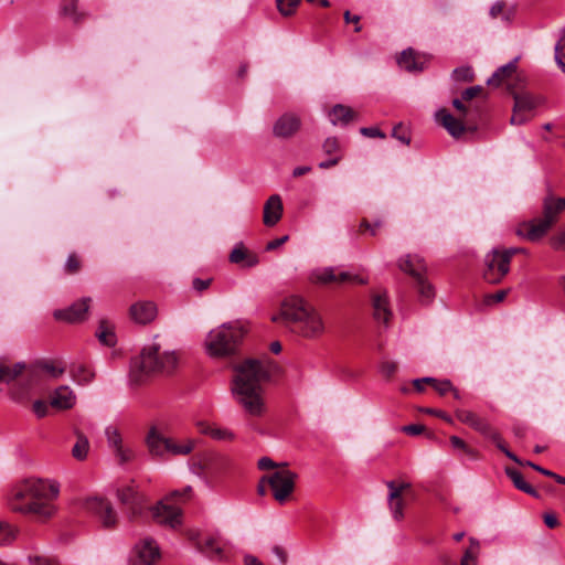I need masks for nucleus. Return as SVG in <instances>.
<instances>
[{
  "instance_id": "nucleus-8",
  "label": "nucleus",
  "mask_w": 565,
  "mask_h": 565,
  "mask_svg": "<svg viewBox=\"0 0 565 565\" xmlns=\"http://www.w3.org/2000/svg\"><path fill=\"white\" fill-rule=\"evenodd\" d=\"M525 253L522 247L493 248L484 256L483 278L490 284H499L510 270L512 256Z\"/></svg>"
},
{
  "instance_id": "nucleus-18",
  "label": "nucleus",
  "mask_w": 565,
  "mask_h": 565,
  "mask_svg": "<svg viewBox=\"0 0 565 565\" xmlns=\"http://www.w3.org/2000/svg\"><path fill=\"white\" fill-rule=\"evenodd\" d=\"M157 313V306L152 301H138L129 308L130 319L138 324L150 323Z\"/></svg>"
},
{
  "instance_id": "nucleus-27",
  "label": "nucleus",
  "mask_w": 565,
  "mask_h": 565,
  "mask_svg": "<svg viewBox=\"0 0 565 565\" xmlns=\"http://www.w3.org/2000/svg\"><path fill=\"white\" fill-rule=\"evenodd\" d=\"M372 306L374 319L387 324L392 317V311L386 295H374Z\"/></svg>"
},
{
  "instance_id": "nucleus-9",
  "label": "nucleus",
  "mask_w": 565,
  "mask_h": 565,
  "mask_svg": "<svg viewBox=\"0 0 565 565\" xmlns=\"http://www.w3.org/2000/svg\"><path fill=\"white\" fill-rule=\"evenodd\" d=\"M192 487L186 486L182 490L172 491L164 500L151 508L153 520L160 524L175 527L181 524V509L168 501L184 502L192 497Z\"/></svg>"
},
{
  "instance_id": "nucleus-45",
  "label": "nucleus",
  "mask_w": 565,
  "mask_h": 565,
  "mask_svg": "<svg viewBox=\"0 0 565 565\" xmlns=\"http://www.w3.org/2000/svg\"><path fill=\"white\" fill-rule=\"evenodd\" d=\"M17 531L9 524L0 522V545L14 540Z\"/></svg>"
},
{
  "instance_id": "nucleus-25",
  "label": "nucleus",
  "mask_w": 565,
  "mask_h": 565,
  "mask_svg": "<svg viewBox=\"0 0 565 565\" xmlns=\"http://www.w3.org/2000/svg\"><path fill=\"white\" fill-rule=\"evenodd\" d=\"M196 548L211 561L224 559V550L220 545L218 540L214 536H207L202 541H198Z\"/></svg>"
},
{
  "instance_id": "nucleus-41",
  "label": "nucleus",
  "mask_w": 565,
  "mask_h": 565,
  "mask_svg": "<svg viewBox=\"0 0 565 565\" xmlns=\"http://www.w3.org/2000/svg\"><path fill=\"white\" fill-rule=\"evenodd\" d=\"M82 268V259L76 253H71L64 264V273L67 275L77 274Z\"/></svg>"
},
{
  "instance_id": "nucleus-15",
  "label": "nucleus",
  "mask_w": 565,
  "mask_h": 565,
  "mask_svg": "<svg viewBox=\"0 0 565 565\" xmlns=\"http://www.w3.org/2000/svg\"><path fill=\"white\" fill-rule=\"evenodd\" d=\"M90 297H85L79 301L74 302L66 309L55 310L54 318L56 320L66 321L68 323L82 322L87 318Z\"/></svg>"
},
{
  "instance_id": "nucleus-36",
  "label": "nucleus",
  "mask_w": 565,
  "mask_h": 565,
  "mask_svg": "<svg viewBox=\"0 0 565 565\" xmlns=\"http://www.w3.org/2000/svg\"><path fill=\"white\" fill-rule=\"evenodd\" d=\"M490 15L493 19L501 18L505 22H510L514 15V9L508 8L504 1H497L490 9Z\"/></svg>"
},
{
  "instance_id": "nucleus-54",
  "label": "nucleus",
  "mask_w": 565,
  "mask_h": 565,
  "mask_svg": "<svg viewBox=\"0 0 565 565\" xmlns=\"http://www.w3.org/2000/svg\"><path fill=\"white\" fill-rule=\"evenodd\" d=\"M32 409L39 418H43L49 413V405L42 399H36L32 405Z\"/></svg>"
},
{
  "instance_id": "nucleus-14",
  "label": "nucleus",
  "mask_w": 565,
  "mask_h": 565,
  "mask_svg": "<svg viewBox=\"0 0 565 565\" xmlns=\"http://www.w3.org/2000/svg\"><path fill=\"white\" fill-rule=\"evenodd\" d=\"M117 498L129 509L131 518L141 515L146 508V498L134 483L118 489Z\"/></svg>"
},
{
  "instance_id": "nucleus-55",
  "label": "nucleus",
  "mask_w": 565,
  "mask_h": 565,
  "mask_svg": "<svg viewBox=\"0 0 565 565\" xmlns=\"http://www.w3.org/2000/svg\"><path fill=\"white\" fill-rule=\"evenodd\" d=\"M478 433L491 440H497L499 438V433L488 423V420L482 425Z\"/></svg>"
},
{
  "instance_id": "nucleus-46",
  "label": "nucleus",
  "mask_w": 565,
  "mask_h": 565,
  "mask_svg": "<svg viewBox=\"0 0 565 565\" xmlns=\"http://www.w3.org/2000/svg\"><path fill=\"white\" fill-rule=\"evenodd\" d=\"M392 136L404 145L411 143L409 131L402 124H398L393 128Z\"/></svg>"
},
{
  "instance_id": "nucleus-53",
  "label": "nucleus",
  "mask_w": 565,
  "mask_h": 565,
  "mask_svg": "<svg viewBox=\"0 0 565 565\" xmlns=\"http://www.w3.org/2000/svg\"><path fill=\"white\" fill-rule=\"evenodd\" d=\"M495 446L508 457L510 458L511 460H513L514 462L516 463H522V460H520V458L514 455L512 451H510L505 445L503 444V440L501 438V435L499 434V438L497 440H492Z\"/></svg>"
},
{
  "instance_id": "nucleus-24",
  "label": "nucleus",
  "mask_w": 565,
  "mask_h": 565,
  "mask_svg": "<svg viewBox=\"0 0 565 565\" xmlns=\"http://www.w3.org/2000/svg\"><path fill=\"white\" fill-rule=\"evenodd\" d=\"M436 120L455 138L460 137L465 132V125L460 119L455 118L447 109H439Z\"/></svg>"
},
{
  "instance_id": "nucleus-51",
  "label": "nucleus",
  "mask_w": 565,
  "mask_h": 565,
  "mask_svg": "<svg viewBox=\"0 0 565 565\" xmlns=\"http://www.w3.org/2000/svg\"><path fill=\"white\" fill-rule=\"evenodd\" d=\"M339 141L334 137H329L324 140L322 145V150L327 154H332L339 150Z\"/></svg>"
},
{
  "instance_id": "nucleus-49",
  "label": "nucleus",
  "mask_w": 565,
  "mask_h": 565,
  "mask_svg": "<svg viewBox=\"0 0 565 565\" xmlns=\"http://www.w3.org/2000/svg\"><path fill=\"white\" fill-rule=\"evenodd\" d=\"M450 444L454 448L465 451L470 457L477 456V452L473 449L469 448L465 440H462L458 436H451Z\"/></svg>"
},
{
  "instance_id": "nucleus-44",
  "label": "nucleus",
  "mask_w": 565,
  "mask_h": 565,
  "mask_svg": "<svg viewBox=\"0 0 565 565\" xmlns=\"http://www.w3.org/2000/svg\"><path fill=\"white\" fill-rule=\"evenodd\" d=\"M72 375H73V379L78 383V384H87L89 383L93 377H94V374L88 371L85 366L83 365H79L76 370H73L72 371Z\"/></svg>"
},
{
  "instance_id": "nucleus-40",
  "label": "nucleus",
  "mask_w": 565,
  "mask_h": 565,
  "mask_svg": "<svg viewBox=\"0 0 565 565\" xmlns=\"http://www.w3.org/2000/svg\"><path fill=\"white\" fill-rule=\"evenodd\" d=\"M555 61L558 67L565 73V29L555 44Z\"/></svg>"
},
{
  "instance_id": "nucleus-7",
  "label": "nucleus",
  "mask_w": 565,
  "mask_h": 565,
  "mask_svg": "<svg viewBox=\"0 0 565 565\" xmlns=\"http://www.w3.org/2000/svg\"><path fill=\"white\" fill-rule=\"evenodd\" d=\"M244 330L234 323L222 324L213 329L206 337L205 348L213 358H226L235 354L242 340Z\"/></svg>"
},
{
  "instance_id": "nucleus-56",
  "label": "nucleus",
  "mask_w": 565,
  "mask_h": 565,
  "mask_svg": "<svg viewBox=\"0 0 565 565\" xmlns=\"http://www.w3.org/2000/svg\"><path fill=\"white\" fill-rule=\"evenodd\" d=\"M440 395H446L452 390V384L449 380H437L433 386Z\"/></svg>"
},
{
  "instance_id": "nucleus-38",
  "label": "nucleus",
  "mask_w": 565,
  "mask_h": 565,
  "mask_svg": "<svg viewBox=\"0 0 565 565\" xmlns=\"http://www.w3.org/2000/svg\"><path fill=\"white\" fill-rule=\"evenodd\" d=\"M76 437V443L72 448V456L77 460H84L89 450V441L82 433H77Z\"/></svg>"
},
{
  "instance_id": "nucleus-26",
  "label": "nucleus",
  "mask_w": 565,
  "mask_h": 565,
  "mask_svg": "<svg viewBox=\"0 0 565 565\" xmlns=\"http://www.w3.org/2000/svg\"><path fill=\"white\" fill-rule=\"evenodd\" d=\"M196 426L201 434L207 435L215 440L232 441L235 438V435L232 430L209 424L206 422H199Z\"/></svg>"
},
{
  "instance_id": "nucleus-20",
  "label": "nucleus",
  "mask_w": 565,
  "mask_h": 565,
  "mask_svg": "<svg viewBox=\"0 0 565 565\" xmlns=\"http://www.w3.org/2000/svg\"><path fill=\"white\" fill-rule=\"evenodd\" d=\"M300 128V119L296 115L285 114L277 119L273 132L278 138H289Z\"/></svg>"
},
{
  "instance_id": "nucleus-2",
  "label": "nucleus",
  "mask_w": 565,
  "mask_h": 565,
  "mask_svg": "<svg viewBox=\"0 0 565 565\" xmlns=\"http://www.w3.org/2000/svg\"><path fill=\"white\" fill-rule=\"evenodd\" d=\"M58 492L60 488L55 482L29 478L14 487L9 505L14 512L34 514L40 520H47L55 514L53 501Z\"/></svg>"
},
{
  "instance_id": "nucleus-62",
  "label": "nucleus",
  "mask_w": 565,
  "mask_h": 565,
  "mask_svg": "<svg viewBox=\"0 0 565 565\" xmlns=\"http://www.w3.org/2000/svg\"><path fill=\"white\" fill-rule=\"evenodd\" d=\"M383 225L382 221H376L373 224L367 222L366 220H363L360 224L361 230L370 231L371 235H376V230Z\"/></svg>"
},
{
  "instance_id": "nucleus-28",
  "label": "nucleus",
  "mask_w": 565,
  "mask_h": 565,
  "mask_svg": "<svg viewBox=\"0 0 565 565\" xmlns=\"http://www.w3.org/2000/svg\"><path fill=\"white\" fill-rule=\"evenodd\" d=\"M147 445L150 452L154 456H163L168 454V437L159 434L154 428H152L147 437Z\"/></svg>"
},
{
  "instance_id": "nucleus-33",
  "label": "nucleus",
  "mask_w": 565,
  "mask_h": 565,
  "mask_svg": "<svg viewBox=\"0 0 565 565\" xmlns=\"http://www.w3.org/2000/svg\"><path fill=\"white\" fill-rule=\"evenodd\" d=\"M168 454L173 456H185L189 455L195 446L194 439H185L182 443H178L172 438H168Z\"/></svg>"
},
{
  "instance_id": "nucleus-32",
  "label": "nucleus",
  "mask_w": 565,
  "mask_h": 565,
  "mask_svg": "<svg viewBox=\"0 0 565 565\" xmlns=\"http://www.w3.org/2000/svg\"><path fill=\"white\" fill-rule=\"evenodd\" d=\"M96 335L98 340L107 347H114L116 344L114 324L106 319L99 321Z\"/></svg>"
},
{
  "instance_id": "nucleus-12",
  "label": "nucleus",
  "mask_w": 565,
  "mask_h": 565,
  "mask_svg": "<svg viewBox=\"0 0 565 565\" xmlns=\"http://www.w3.org/2000/svg\"><path fill=\"white\" fill-rule=\"evenodd\" d=\"M311 281L315 284H358V285H365L367 284V279L363 278L359 275L351 274L349 271H339L332 267H326L322 269H317L311 274L310 277Z\"/></svg>"
},
{
  "instance_id": "nucleus-23",
  "label": "nucleus",
  "mask_w": 565,
  "mask_h": 565,
  "mask_svg": "<svg viewBox=\"0 0 565 565\" xmlns=\"http://www.w3.org/2000/svg\"><path fill=\"white\" fill-rule=\"evenodd\" d=\"M398 268L411 275L414 279L424 276L426 273V265L424 259L418 255H406L398 259Z\"/></svg>"
},
{
  "instance_id": "nucleus-31",
  "label": "nucleus",
  "mask_w": 565,
  "mask_h": 565,
  "mask_svg": "<svg viewBox=\"0 0 565 565\" xmlns=\"http://www.w3.org/2000/svg\"><path fill=\"white\" fill-rule=\"evenodd\" d=\"M78 0H63L61 4V11L64 17L70 18L74 24H81L88 14L83 11H78Z\"/></svg>"
},
{
  "instance_id": "nucleus-57",
  "label": "nucleus",
  "mask_w": 565,
  "mask_h": 565,
  "mask_svg": "<svg viewBox=\"0 0 565 565\" xmlns=\"http://www.w3.org/2000/svg\"><path fill=\"white\" fill-rule=\"evenodd\" d=\"M481 92H482V87L479 85L468 87L467 89H465L462 92L461 99L465 102L471 100L472 98L478 96Z\"/></svg>"
},
{
  "instance_id": "nucleus-11",
  "label": "nucleus",
  "mask_w": 565,
  "mask_h": 565,
  "mask_svg": "<svg viewBox=\"0 0 565 565\" xmlns=\"http://www.w3.org/2000/svg\"><path fill=\"white\" fill-rule=\"evenodd\" d=\"M297 477V473L288 469H279L264 477L262 481H267L271 488L275 500L279 503H284L292 493Z\"/></svg>"
},
{
  "instance_id": "nucleus-50",
  "label": "nucleus",
  "mask_w": 565,
  "mask_h": 565,
  "mask_svg": "<svg viewBox=\"0 0 565 565\" xmlns=\"http://www.w3.org/2000/svg\"><path fill=\"white\" fill-rule=\"evenodd\" d=\"M455 415L456 417L463 424H467L469 425L470 427L473 425V422L476 420L477 418V414H475L473 412L471 411H467V409H457L455 412Z\"/></svg>"
},
{
  "instance_id": "nucleus-19",
  "label": "nucleus",
  "mask_w": 565,
  "mask_h": 565,
  "mask_svg": "<svg viewBox=\"0 0 565 565\" xmlns=\"http://www.w3.org/2000/svg\"><path fill=\"white\" fill-rule=\"evenodd\" d=\"M76 395L67 385L56 387L50 395V405L58 411H67L75 406Z\"/></svg>"
},
{
  "instance_id": "nucleus-35",
  "label": "nucleus",
  "mask_w": 565,
  "mask_h": 565,
  "mask_svg": "<svg viewBox=\"0 0 565 565\" xmlns=\"http://www.w3.org/2000/svg\"><path fill=\"white\" fill-rule=\"evenodd\" d=\"M398 65L408 71H422V66L418 65L415 56V52L412 49L404 50L397 58Z\"/></svg>"
},
{
  "instance_id": "nucleus-43",
  "label": "nucleus",
  "mask_w": 565,
  "mask_h": 565,
  "mask_svg": "<svg viewBox=\"0 0 565 565\" xmlns=\"http://www.w3.org/2000/svg\"><path fill=\"white\" fill-rule=\"evenodd\" d=\"M39 367L47 372L53 379L60 377L65 372V367L63 365L49 361L39 363Z\"/></svg>"
},
{
  "instance_id": "nucleus-37",
  "label": "nucleus",
  "mask_w": 565,
  "mask_h": 565,
  "mask_svg": "<svg viewBox=\"0 0 565 565\" xmlns=\"http://www.w3.org/2000/svg\"><path fill=\"white\" fill-rule=\"evenodd\" d=\"M25 369V364L18 362L14 365L0 364V382H11L17 379Z\"/></svg>"
},
{
  "instance_id": "nucleus-48",
  "label": "nucleus",
  "mask_w": 565,
  "mask_h": 565,
  "mask_svg": "<svg viewBox=\"0 0 565 565\" xmlns=\"http://www.w3.org/2000/svg\"><path fill=\"white\" fill-rule=\"evenodd\" d=\"M452 76L456 81L471 82L473 79V73L470 67L462 66L454 70Z\"/></svg>"
},
{
  "instance_id": "nucleus-16",
  "label": "nucleus",
  "mask_w": 565,
  "mask_h": 565,
  "mask_svg": "<svg viewBox=\"0 0 565 565\" xmlns=\"http://www.w3.org/2000/svg\"><path fill=\"white\" fill-rule=\"evenodd\" d=\"M109 448L114 451L120 463H126L134 458V451L129 447L122 445V438L119 430L109 426L105 430Z\"/></svg>"
},
{
  "instance_id": "nucleus-17",
  "label": "nucleus",
  "mask_w": 565,
  "mask_h": 565,
  "mask_svg": "<svg viewBox=\"0 0 565 565\" xmlns=\"http://www.w3.org/2000/svg\"><path fill=\"white\" fill-rule=\"evenodd\" d=\"M386 486L390 490L388 493V505L390 510L393 514V518L397 521L403 519L404 516V500L402 498V493L404 490L409 489L411 484L407 482L396 484L395 481H387Z\"/></svg>"
},
{
  "instance_id": "nucleus-30",
  "label": "nucleus",
  "mask_w": 565,
  "mask_h": 565,
  "mask_svg": "<svg viewBox=\"0 0 565 565\" xmlns=\"http://www.w3.org/2000/svg\"><path fill=\"white\" fill-rule=\"evenodd\" d=\"M329 117L332 125H348L356 117V114L352 108L338 104L331 109Z\"/></svg>"
},
{
  "instance_id": "nucleus-5",
  "label": "nucleus",
  "mask_w": 565,
  "mask_h": 565,
  "mask_svg": "<svg viewBox=\"0 0 565 565\" xmlns=\"http://www.w3.org/2000/svg\"><path fill=\"white\" fill-rule=\"evenodd\" d=\"M178 363L179 356L174 351L160 352L157 344L147 347L130 362V381L138 385L149 375L171 374Z\"/></svg>"
},
{
  "instance_id": "nucleus-58",
  "label": "nucleus",
  "mask_w": 565,
  "mask_h": 565,
  "mask_svg": "<svg viewBox=\"0 0 565 565\" xmlns=\"http://www.w3.org/2000/svg\"><path fill=\"white\" fill-rule=\"evenodd\" d=\"M360 132L363 136L369 137V138H375V137L385 138L386 137L385 134L376 127H363L360 129Z\"/></svg>"
},
{
  "instance_id": "nucleus-39",
  "label": "nucleus",
  "mask_w": 565,
  "mask_h": 565,
  "mask_svg": "<svg viewBox=\"0 0 565 565\" xmlns=\"http://www.w3.org/2000/svg\"><path fill=\"white\" fill-rule=\"evenodd\" d=\"M479 542L475 539H470V545L465 551V554L461 558L460 565H477V557L479 554Z\"/></svg>"
},
{
  "instance_id": "nucleus-64",
  "label": "nucleus",
  "mask_w": 565,
  "mask_h": 565,
  "mask_svg": "<svg viewBox=\"0 0 565 565\" xmlns=\"http://www.w3.org/2000/svg\"><path fill=\"white\" fill-rule=\"evenodd\" d=\"M553 247L556 249H565V231L553 238Z\"/></svg>"
},
{
  "instance_id": "nucleus-29",
  "label": "nucleus",
  "mask_w": 565,
  "mask_h": 565,
  "mask_svg": "<svg viewBox=\"0 0 565 565\" xmlns=\"http://www.w3.org/2000/svg\"><path fill=\"white\" fill-rule=\"evenodd\" d=\"M505 473L511 479V481L513 482L514 487L518 490L523 491L533 498H536V499L540 498V493L530 483H527L524 480L523 475L519 470H516L514 468L507 467Z\"/></svg>"
},
{
  "instance_id": "nucleus-3",
  "label": "nucleus",
  "mask_w": 565,
  "mask_h": 565,
  "mask_svg": "<svg viewBox=\"0 0 565 565\" xmlns=\"http://www.w3.org/2000/svg\"><path fill=\"white\" fill-rule=\"evenodd\" d=\"M488 85L499 87L504 85L513 96L514 105L510 122L524 125L534 117L535 109L542 104L540 96L523 90L524 78L518 72V58L499 67L488 79Z\"/></svg>"
},
{
  "instance_id": "nucleus-61",
  "label": "nucleus",
  "mask_w": 565,
  "mask_h": 565,
  "mask_svg": "<svg viewBox=\"0 0 565 565\" xmlns=\"http://www.w3.org/2000/svg\"><path fill=\"white\" fill-rule=\"evenodd\" d=\"M212 282L211 278L207 279H201V278H194L192 281V287L199 292H202L203 290L207 289Z\"/></svg>"
},
{
  "instance_id": "nucleus-63",
  "label": "nucleus",
  "mask_w": 565,
  "mask_h": 565,
  "mask_svg": "<svg viewBox=\"0 0 565 565\" xmlns=\"http://www.w3.org/2000/svg\"><path fill=\"white\" fill-rule=\"evenodd\" d=\"M423 412L426 414H429V415H434L435 417H439L449 424L452 423L451 417L444 411L436 409V408H424Z\"/></svg>"
},
{
  "instance_id": "nucleus-60",
  "label": "nucleus",
  "mask_w": 565,
  "mask_h": 565,
  "mask_svg": "<svg viewBox=\"0 0 565 565\" xmlns=\"http://www.w3.org/2000/svg\"><path fill=\"white\" fill-rule=\"evenodd\" d=\"M29 559L31 565H61L57 561L43 556H34Z\"/></svg>"
},
{
  "instance_id": "nucleus-47",
  "label": "nucleus",
  "mask_w": 565,
  "mask_h": 565,
  "mask_svg": "<svg viewBox=\"0 0 565 565\" xmlns=\"http://www.w3.org/2000/svg\"><path fill=\"white\" fill-rule=\"evenodd\" d=\"M397 371V363L384 360L380 364V372L385 379H392Z\"/></svg>"
},
{
  "instance_id": "nucleus-22",
  "label": "nucleus",
  "mask_w": 565,
  "mask_h": 565,
  "mask_svg": "<svg viewBox=\"0 0 565 565\" xmlns=\"http://www.w3.org/2000/svg\"><path fill=\"white\" fill-rule=\"evenodd\" d=\"M282 201L278 194L270 195L264 205L263 221L266 226L276 225L282 216Z\"/></svg>"
},
{
  "instance_id": "nucleus-52",
  "label": "nucleus",
  "mask_w": 565,
  "mask_h": 565,
  "mask_svg": "<svg viewBox=\"0 0 565 565\" xmlns=\"http://www.w3.org/2000/svg\"><path fill=\"white\" fill-rule=\"evenodd\" d=\"M495 446L508 457L510 458L511 460H513L514 462L516 463H522V460H520V458L514 455L512 451H510L505 445L503 444V440L501 438V435L499 434V438L497 440H492Z\"/></svg>"
},
{
  "instance_id": "nucleus-34",
  "label": "nucleus",
  "mask_w": 565,
  "mask_h": 565,
  "mask_svg": "<svg viewBox=\"0 0 565 565\" xmlns=\"http://www.w3.org/2000/svg\"><path fill=\"white\" fill-rule=\"evenodd\" d=\"M415 287L418 291L420 302L428 303L435 297V290L433 286L425 279L424 276L415 279Z\"/></svg>"
},
{
  "instance_id": "nucleus-59",
  "label": "nucleus",
  "mask_w": 565,
  "mask_h": 565,
  "mask_svg": "<svg viewBox=\"0 0 565 565\" xmlns=\"http://www.w3.org/2000/svg\"><path fill=\"white\" fill-rule=\"evenodd\" d=\"M424 430H425V426L419 425V424H412V425H406V426L402 427V431H404L411 436L420 435L422 433H424Z\"/></svg>"
},
{
  "instance_id": "nucleus-42",
  "label": "nucleus",
  "mask_w": 565,
  "mask_h": 565,
  "mask_svg": "<svg viewBox=\"0 0 565 565\" xmlns=\"http://www.w3.org/2000/svg\"><path fill=\"white\" fill-rule=\"evenodd\" d=\"M301 0H276L277 9L284 17H290L295 13Z\"/></svg>"
},
{
  "instance_id": "nucleus-6",
  "label": "nucleus",
  "mask_w": 565,
  "mask_h": 565,
  "mask_svg": "<svg viewBox=\"0 0 565 565\" xmlns=\"http://www.w3.org/2000/svg\"><path fill=\"white\" fill-rule=\"evenodd\" d=\"M565 211V198H555L547 194L543 200V215L530 222L520 224L516 235L530 242L541 239L557 222L561 213Z\"/></svg>"
},
{
  "instance_id": "nucleus-13",
  "label": "nucleus",
  "mask_w": 565,
  "mask_h": 565,
  "mask_svg": "<svg viewBox=\"0 0 565 565\" xmlns=\"http://www.w3.org/2000/svg\"><path fill=\"white\" fill-rule=\"evenodd\" d=\"M160 556L158 543L152 537L147 536L135 545L131 565H156Z\"/></svg>"
},
{
  "instance_id": "nucleus-10",
  "label": "nucleus",
  "mask_w": 565,
  "mask_h": 565,
  "mask_svg": "<svg viewBox=\"0 0 565 565\" xmlns=\"http://www.w3.org/2000/svg\"><path fill=\"white\" fill-rule=\"evenodd\" d=\"M82 508L94 516L103 527L114 529L117 525V513L109 500L100 497L87 498L83 501Z\"/></svg>"
},
{
  "instance_id": "nucleus-4",
  "label": "nucleus",
  "mask_w": 565,
  "mask_h": 565,
  "mask_svg": "<svg viewBox=\"0 0 565 565\" xmlns=\"http://www.w3.org/2000/svg\"><path fill=\"white\" fill-rule=\"evenodd\" d=\"M280 319L294 333L306 339H317L324 332V322L319 311L298 296L284 300L279 318L273 317L276 322Z\"/></svg>"
},
{
  "instance_id": "nucleus-1",
  "label": "nucleus",
  "mask_w": 565,
  "mask_h": 565,
  "mask_svg": "<svg viewBox=\"0 0 565 565\" xmlns=\"http://www.w3.org/2000/svg\"><path fill=\"white\" fill-rule=\"evenodd\" d=\"M271 361L247 359L234 366L232 394L235 402L250 416L260 417L266 412L263 383L269 380Z\"/></svg>"
},
{
  "instance_id": "nucleus-21",
  "label": "nucleus",
  "mask_w": 565,
  "mask_h": 565,
  "mask_svg": "<svg viewBox=\"0 0 565 565\" xmlns=\"http://www.w3.org/2000/svg\"><path fill=\"white\" fill-rule=\"evenodd\" d=\"M228 259L232 264L246 268L254 267L259 263L258 256L248 250L242 242L235 244L234 248L230 253Z\"/></svg>"
}]
</instances>
